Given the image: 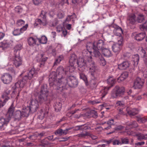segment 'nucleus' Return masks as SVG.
<instances>
[{
  "mask_svg": "<svg viewBox=\"0 0 147 147\" xmlns=\"http://www.w3.org/2000/svg\"><path fill=\"white\" fill-rule=\"evenodd\" d=\"M58 75H56V72H52L51 73L49 76V85L51 90L54 89L59 91L60 85L62 83L63 77H67L66 76L69 74V71L66 68L64 69L63 67L61 66L58 67L57 70Z\"/></svg>",
  "mask_w": 147,
  "mask_h": 147,
  "instance_id": "1",
  "label": "nucleus"
},
{
  "mask_svg": "<svg viewBox=\"0 0 147 147\" xmlns=\"http://www.w3.org/2000/svg\"><path fill=\"white\" fill-rule=\"evenodd\" d=\"M91 53V52L88 51H84L83 53V57H80L77 60L76 56L75 54H72L70 56L69 62V66L66 68L69 73H72L75 69L74 65L77 64L78 65V69L81 71H84L86 67V60L87 59L88 55H89Z\"/></svg>",
  "mask_w": 147,
  "mask_h": 147,
  "instance_id": "2",
  "label": "nucleus"
},
{
  "mask_svg": "<svg viewBox=\"0 0 147 147\" xmlns=\"http://www.w3.org/2000/svg\"><path fill=\"white\" fill-rule=\"evenodd\" d=\"M48 92L47 85L45 84H44L41 86L40 91L37 89L35 90L34 94V96L38 95V96L36 99H36L37 100L39 104H46L49 102V100Z\"/></svg>",
  "mask_w": 147,
  "mask_h": 147,
  "instance_id": "3",
  "label": "nucleus"
},
{
  "mask_svg": "<svg viewBox=\"0 0 147 147\" xmlns=\"http://www.w3.org/2000/svg\"><path fill=\"white\" fill-rule=\"evenodd\" d=\"M39 104L36 99H31L30 107H27L21 111L23 117H28L30 114L36 111L38 108Z\"/></svg>",
  "mask_w": 147,
  "mask_h": 147,
  "instance_id": "4",
  "label": "nucleus"
},
{
  "mask_svg": "<svg viewBox=\"0 0 147 147\" xmlns=\"http://www.w3.org/2000/svg\"><path fill=\"white\" fill-rule=\"evenodd\" d=\"M63 82L60 85L59 87V91H58V92H61L63 89L65 88V86L67 84L71 86L75 87L78 84V82L76 78L73 76H70L67 79L62 78Z\"/></svg>",
  "mask_w": 147,
  "mask_h": 147,
  "instance_id": "5",
  "label": "nucleus"
},
{
  "mask_svg": "<svg viewBox=\"0 0 147 147\" xmlns=\"http://www.w3.org/2000/svg\"><path fill=\"white\" fill-rule=\"evenodd\" d=\"M15 110V107L13 106V103H12L9 109L7 115L8 117L10 118L13 117L15 120L19 121L22 118L21 111L19 110H17L14 113L13 111Z\"/></svg>",
  "mask_w": 147,
  "mask_h": 147,
  "instance_id": "6",
  "label": "nucleus"
},
{
  "mask_svg": "<svg viewBox=\"0 0 147 147\" xmlns=\"http://www.w3.org/2000/svg\"><path fill=\"white\" fill-rule=\"evenodd\" d=\"M92 52L90 55H88L86 60V67L89 68L90 71L91 72H94L97 70V67L95 62L92 60V57L91 56Z\"/></svg>",
  "mask_w": 147,
  "mask_h": 147,
  "instance_id": "7",
  "label": "nucleus"
},
{
  "mask_svg": "<svg viewBox=\"0 0 147 147\" xmlns=\"http://www.w3.org/2000/svg\"><path fill=\"white\" fill-rule=\"evenodd\" d=\"M37 74V71L34 68H32L29 71L27 75L23 77L22 80L26 83L29 80L31 79L33 77L35 76Z\"/></svg>",
  "mask_w": 147,
  "mask_h": 147,
  "instance_id": "8",
  "label": "nucleus"
},
{
  "mask_svg": "<svg viewBox=\"0 0 147 147\" xmlns=\"http://www.w3.org/2000/svg\"><path fill=\"white\" fill-rule=\"evenodd\" d=\"M95 44V47L96 48V49L98 50H102L104 49L105 47V45L104 43V42L102 40H98L97 42H94L93 44L92 43H88L87 45V49H88V47H90V46L93 47V45Z\"/></svg>",
  "mask_w": 147,
  "mask_h": 147,
  "instance_id": "9",
  "label": "nucleus"
},
{
  "mask_svg": "<svg viewBox=\"0 0 147 147\" xmlns=\"http://www.w3.org/2000/svg\"><path fill=\"white\" fill-rule=\"evenodd\" d=\"M40 17L42 19H37L36 20V22L37 24H39L41 25L45 26L47 24L46 17L45 12L42 11L40 15Z\"/></svg>",
  "mask_w": 147,
  "mask_h": 147,
  "instance_id": "10",
  "label": "nucleus"
},
{
  "mask_svg": "<svg viewBox=\"0 0 147 147\" xmlns=\"http://www.w3.org/2000/svg\"><path fill=\"white\" fill-rule=\"evenodd\" d=\"M144 82L143 80L138 77L135 79L133 87L135 89H140L142 87Z\"/></svg>",
  "mask_w": 147,
  "mask_h": 147,
  "instance_id": "11",
  "label": "nucleus"
},
{
  "mask_svg": "<svg viewBox=\"0 0 147 147\" xmlns=\"http://www.w3.org/2000/svg\"><path fill=\"white\" fill-rule=\"evenodd\" d=\"M37 58V60L40 62V67H42L44 65L45 62L47 60V57L45 56L44 54L42 53L38 54Z\"/></svg>",
  "mask_w": 147,
  "mask_h": 147,
  "instance_id": "12",
  "label": "nucleus"
},
{
  "mask_svg": "<svg viewBox=\"0 0 147 147\" xmlns=\"http://www.w3.org/2000/svg\"><path fill=\"white\" fill-rule=\"evenodd\" d=\"M12 78L9 74H6L3 75L1 78V80L3 83L6 84H9L11 82Z\"/></svg>",
  "mask_w": 147,
  "mask_h": 147,
  "instance_id": "13",
  "label": "nucleus"
},
{
  "mask_svg": "<svg viewBox=\"0 0 147 147\" xmlns=\"http://www.w3.org/2000/svg\"><path fill=\"white\" fill-rule=\"evenodd\" d=\"M15 57L13 59V64L15 66L17 67L19 66L22 64V59L19 56V53L18 54L15 55Z\"/></svg>",
  "mask_w": 147,
  "mask_h": 147,
  "instance_id": "14",
  "label": "nucleus"
},
{
  "mask_svg": "<svg viewBox=\"0 0 147 147\" xmlns=\"http://www.w3.org/2000/svg\"><path fill=\"white\" fill-rule=\"evenodd\" d=\"M10 120V118L7 116L5 118H1L0 119V129H2L5 126H6Z\"/></svg>",
  "mask_w": 147,
  "mask_h": 147,
  "instance_id": "15",
  "label": "nucleus"
},
{
  "mask_svg": "<svg viewBox=\"0 0 147 147\" xmlns=\"http://www.w3.org/2000/svg\"><path fill=\"white\" fill-rule=\"evenodd\" d=\"M114 90L116 91L117 94L120 96L121 95H123L125 92V89L123 87H120L119 86H116L114 88Z\"/></svg>",
  "mask_w": 147,
  "mask_h": 147,
  "instance_id": "16",
  "label": "nucleus"
},
{
  "mask_svg": "<svg viewBox=\"0 0 147 147\" xmlns=\"http://www.w3.org/2000/svg\"><path fill=\"white\" fill-rule=\"evenodd\" d=\"M28 26V24H26L25 26H24L20 29H15L13 32V33L15 36H17L20 35L23 32V31L25 30Z\"/></svg>",
  "mask_w": 147,
  "mask_h": 147,
  "instance_id": "17",
  "label": "nucleus"
},
{
  "mask_svg": "<svg viewBox=\"0 0 147 147\" xmlns=\"http://www.w3.org/2000/svg\"><path fill=\"white\" fill-rule=\"evenodd\" d=\"M130 63L127 61L123 62L118 65V68L120 69H125L128 68L130 65Z\"/></svg>",
  "mask_w": 147,
  "mask_h": 147,
  "instance_id": "18",
  "label": "nucleus"
},
{
  "mask_svg": "<svg viewBox=\"0 0 147 147\" xmlns=\"http://www.w3.org/2000/svg\"><path fill=\"white\" fill-rule=\"evenodd\" d=\"M136 21V16L134 14H131L129 15L127 20V22L129 25L134 24Z\"/></svg>",
  "mask_w": 147,
  "mask_h": 147,
  "instance_id": "19",
  "label": "nucleus"
},
{
  "mask_svg": "<svg viewBox=\"0 0 147 147\" xmlns=\"http://www.w3.org/2000/svg\"><path fill=\"white\" fill-rule=\"evenodd\" d=\"M95 44H94L92 47L94 51L93 52V56L97 58H100L101 57V55L98 51L99 50L96 49L95 47Z\"/></svg>",
  "mask_w": 147,
  "mask_h": 147,
  "instance_id": "20",
  "label": "nucleus"
},
{
  "mask_svg": "<svg viewBox=\"0 0 147 147\" xmlns=\"http://www.w3.org/2000/svg\"><path fill=\"white\" fill-rule=\"evenodd\" d=\"M113 30V32L116 35L121 36V35L123 33L122 29L118 26H115Z\"/></svg>",
  "mask_w": 147,
  "mask_h": 147,
  "instance_id": "21",
  "label": "nucleus"
},
{
  "mask_svg": "<svg viewBox=\"0 0 147 147\" xmlns=\"http://www.w3.org/2000/svg\"><path fill=\"white\" fill-rule=\"evenodd\" d=\"M91 79L90 84L91 85H96L97 82V80L96 77V72H91Z\"/></svg>",
  "mask_w": 147,
  "mask_h": 147,
  "instance_id": "22",
  "label": "nucleus"
},
{
  "mask_svg": "<svg viewBox=\"0 0 147 147\" xmlns=\"http://www.w3.org/2000/svg\"><path fill=\"white\" fill-rule=\"evenodd\" d=\"M128 73L127 72L125 71L122 73L120 76L117 78V80L118 82H120L124 81L128 76Z\"/></svg>",
  "mask_w": 147,
  "mask_h": 147,
  "instance_id": "23",
  "label": "nucleus"
},
{
  "mask_svg": "<svg viewBox=\"0 0 147 147\" xmlns=\"http://www.w3.org/2000/svg\"><path fill=\"white\" fill-rule=\"evenodd\" d=\"M26 84L23 81L21 80L19 81L16 83L13 87L15 89H18L19 88H22L24 87Z\"/></svg>",
  "mask_w": 147,
  "mask_h": 147,
  "instance_id": "24",
  "label": "nucleus"
},
{
  "mask_svg": "<svg viewBox=\"0 0 147 147\" xmlns=\"http://www.w3.org/2000/svg\"><path fill=\"white\" fill-rule=\"evenodd\" d=\"M10 90L7 89L5 90L2 95V97L4 99V101L5 102H6V101L9 99V98L8 96L9 95L10 93Z\"/></svg>",
  "mask_w": 147,
  "mask_h": 147,
  "instance_id": "25",
  "label": "nucleus"
},
{
  "mask_svg": "<svg viewBox=\"0 0 147 147\" xmlns=\"http://www.w3.org/2000/svg\"><path fill=\"white\" fill-rule=\"evenodd\" d=\"M145 32L140 33L136 35L135 37V39L138 41H141L146 36Z\"/></svg>",
  "mask_w": 147,
  "mask_h": 147,
  "instance_id": "26",
  "label": "nucleus"
},
{
  "mask_svg": "<svg viewBox=\"0 0 147 147\" xmlns=\"http://www.w3.org/2000/svg\"><path fill=\"white\" fill-rule=\"evenodd\" d=\"M2 49L5 50L8 48L9 46V43L7 40H4L1 42Z\"/></svg>",
  "mask_w": 147,
  "mask_h": 147,
  "instance_id": "27",
  "label": "nucleus"
},
{
  "mask_svg": "<svg viewBox=\"0 0 147 147\" xmlns=\"http://www.w3.org/2000/svg\"><path fill=\"white\" fill-rule=\"evenodd\" d=\"M132 58L134 62V66L135 67H137L139 60V56L138 54L134 55L133 56Z\"/></svg>",
  "mask_w": 147,
  "mask_h": 147,
  "instance_id": "28",
  "label": "nucleus"
},
{
  "mask_svg": "<svg viewBox=\"0 0 147 147\" xmlns=\"http://www.w3.org/2000/svg\"><path fill=\"white\" fill-rule=\"evenodd\" d=\"M102 54L105 57H109L111 56V51L108 49L104 48L102 50Z\"/></svg>",
  "mask_w": 147,
  "mask_h": 147,
  "instance_id": "29",
  "label": "nucleus"
},
{
  "mask_svg": "<svg viewBox=\"0 0 147 147\" xmlns=\"http://www.w3.org/2000/svg\"><path fill=\"white\" fill-rule=\"evenodd\" d=\"M138 111L136 109L129 110L127 111L128 114L131 116H134L138 113Z\"/></svg>",
  "mask_w": 147,
  "mask_h": 147,
  "instance_id": "30",
  "label": "nucleus"
},
{
  "mask_svg": "<svg viewBox=\"0 0 147 147\" xmlns=\"http://www.w3.org/2000/svg\"><path fill=\"white\" fill-rule=\"evenodd\" d=\"M49 112L48 111H45L44 109H41L40 111V114L38 116V117L40 119H42L44 117L45 115L47 114Z\"/></svg>",
  "mask_w": 147,
  "mask_h": 147,
  "instance_id": "31",
  "label": "nucleus"
},
{
  "mask_svg": "<svg viewBox=\"0 0 147 147\" xmlns=\"http://www.w3.org/2000/svg\"><path fill=\"white\" fill-rule=\"evenodd\" d=\"M121 46L119 44H115L112 46L113 51L115 53H117L121 49Z\"/></svg>",
  "mask_w": 147,
  "mask_h": 147,
  "instance_id": "32",
  "label": "nucleus"
},
{
  "mask_svg": "<svg viewBox=\"0 0 147 147\" xmlns=\"http://www.w3.org/2000/svg\"><path fill=\"white\" fill-rule=\"evenodd\" d=\"M138 126V125L135 121H134L128 123L127 124L126 127L128 129H130L133 127H135Z\"/></svg>",
  "mask_w": 147,
  "mask_h": 147,
  "instance_id": "33",
  "label": "nucleus"
},
{
  "mask_svg": "<svg viewBox=\"0 0 147 147\" xmlns=\"http://www.w3.org/2000/svg\"><path fill=\"white\" fill-rule=\"evenodd\" d=\"M22 47V46L21 44H18L14 48V55H17L18 52V51L20 50Z\"/></svg>",
  "mask_w": 147,
  "mask_h": 147,
  "instance_id": "34",
  "label": "nucleus"
},
{
  "mask_svg": "<svg viewBox=\"0 0 147 147\" xmlns=\"http://www.w3.org/2000/svg\"><path fill=\"white\" fill-rule=\"evenodd\" d=\"M140 28L141 31L144 32L147 31V20L144 24L140 26Z\"/></svg>",
  "mask_w": 147,
  "mask_h": 147,
  "instance_id": "35",
  "label": "nucleus"
},
{
  "mask_svg": "<svg viewBox=\"0 0 147 147\" xmlns=\"http://www.w3.org/2000/svg\"><path fill=\"white\" fill-rule=\"evenodd\" d=\"M54 107L55 110L57 112L60 111L62 107V104L60 102L57 103L55 104Z\"/></svg>",
  "mask_w": 147,
  "mask_h": 147,
  "instance_id": "36",
  "label": "nucleus"
},
{
  "mask_svg": "<svg viewBox=\"0 0 147 147\" xmlns=\"http://www.w3.org/2000/svg\"><path fill=\"white\" fill-rule=\"evenodd\" d=\"M110 87H105L101 91V93L102 94V97H104L107 93L108 90L110 89Z\"/></svg>",
  "mask_w": 147,
  "mask_h": 147,
  "instance_id": "37",
  "label": "nucleus"
},
{
  "mask_svg": "<svg viewBox=\"0 0 147 147\" xmlns=\"http://www.w3.org/2000/svg\"><path fill=\"white\" fill-rule=\"evenodd\" d=\"M107 82L108 84L111 85L112 86L115 83V79L113 77H110L107 79Z\"/></svg>",
  "mask_w": 147,
  "mask_h": 147,
  "instance_id": "38",
  "label": "nucleus"
},
{
  "mask_svg": "<svg viewBox=\"0 0 147 147\" xmlns=\"http://www.w3.org/2000/svg\"><path fill=\"white\" fill-rule=\"evenodd\" d=\"M76 18V16L75 13H74L71 16H69L66 19L67 21H69L72 20V21H74L75 20Z\"/></svg>",
  "mask_w": 147,
  "mask_h": 147,
  "instance_id": "39",
  "label": "nucleus"
},
{
  "mask_svg": "<svg viewBox=\"0 0 147 147\" xmlns=\"http://www.w3.org/2000/svg\"><path fill=\"white\" fill-rule=\"evenodd\" d=\"M28 42L29 45L30 46L33 45L35 44L36 41L35 39L33 37H31L28 39Z\"/></svg>",
  "mask_w": 147,
  "mask_h": 147,
  "instance_id": "40",
  "label": "nucleus"
},
{
  "mask_svg": "<svg viewBox=\"0 0 147 147\" xmlns=\"http://www.w3.org/2000/svg\"><path fill=\"white\" fill-rule=\"evenodd\" d=\"M80 78L82 79L84 82L85 83L86 85L88 84V82L87 80V78L86 76L83 73H80Z\"/></svg>",
  "mask_w": 147,
  "mask_h": 147,
  "instance_id": "41",
  "label": "nucleus"
},
{
  "mask_svg": "<svg viewBox=\"0 0 147 147\" xmlns=\"http://www.w3.org/2000/svg\"><path fill=\"white\" fill-rule=\"evenodd\" d=\"M91 136V134L88 132H86L85 133H82L77 135L78 137L82 138H84L86 136Z\"/></svg>",
  "mask_w": 147,
  "mask_h": 147,
  "instance_id": "42",
  "label": "nucleus"
},
{
  "mask_svg": "<svg viewBox=\"0 0 147 147\" xmlns=\"http://www.w3.org/2000/svg\"><path fill=\"white\" fill-rule=\"evenodd\" d=\"M38 39L40 42L43 44H46L47 41V38L45 36H42L41 39L38 38Z\"/></svg>",
  "mask_w": 147,
  "mask_h": 147,
  "instance_id": "43",
  "label": "nucleus"
},
{
  "mask_svg": "<svg viewBox=\"0 0 147 147\" xmlns=\"http://www.w3.org/2000/svg\"><path fill=\"white\" fill-rule=\"evenodd\" d=\"M139 50L140 51V53L142 57H143L146 56V51L142 47L140 48H139Z\"/></svg>",
  "mask_w": 147,
  "mask_h": 147,
  "instance_id": "44",
  "label": "nucleus"
},
{
  "mask_svg": "<svg viewBox=\"0 0 147 147\" xmlns=\"http://www.w3.org/2000/svg\"><path fill=\"white\" fill-rule=\"evenodd\" d=\"M144 20V16L142 14L138 15L137 18V21L139 23L142 22Z\"/></svg>",
  "mask_w": 147,
  "mask_h": 147,
  "instance_id": "45",
  "label": "nucleus"
},
{
  "mask_svg": "<svg viewBox=\"0 0 147 147\" xmlns=\"http://www.w3.org/2000/svg\"><path fill=\"white\" fill-rule=\"evenodd\" d=\"M99 59H100L99 63L100 65L103 66H105L106 64V61L105 59L102 57H100Z\"/></svg>",
  "mask_w": 147,
  "mask_h": 147,
  "instance_id": "46",
  "label": "nucleus"
},
{
  "mask_svg": "<svg viewBox=\"0 0 147 147\" xmlns=\"http://www.w3.org/2000/svg\"><path fill=\"white\" fill-rule=\"evenodd\" d=\"M119 96L118 94H117V93L114 90H113V91L111 94V97L112 98H116L117 97Z\"/></svg>",
  "mask_w": 147,
  "mask_h": 147,
  "instance_id": "47",
  "label": "nucleus"
},
{
  "mask_svg": "<svg viewBox=\"0 0 147 147\" xmlns=\"http://www.w3.org/2000/svg\"><path fill=\"white\" fill-rule=\"evenodd\" d=\"M123 40L122 37L121 36H119L118 40V43L117 44L121 46L123 45Z\"/></svg>",
  "mask_w": 147,
  "mask_h": 147,
  "instance_id": "48",
  "label": "nucleus"
},
{
  "mask_svg": "<svg viewBox=\"0 0 147 147\" xmlns=\"http://www.w3.org/2000/svg\"><path fill=\"white\" fill-rule=\"evenodd\" d=\"M88 102L91 105H94L95 104L100 103V102L97 100H90Z\"/></svg>",
  "mask_w": 147,
  "mask_h": 147,
  "instance_id": "49",
  "label": "nucleus"
},
{
  "mask_svg": "<svg viewBox=\"0 0 147 147\" xmlns=\"http://www.w3.org/2000/svg\"><path fill=\"white\" fill-rule=\"evenodd\" d=\"M25 22L24 21L22 20H20L18 21L17 22V24L19 26H22L24 24Z\"/></svg>",
  "mask_w": 147,
  "mask_h": 147,
  "instance_id": "50",
  "label": "nucleus"
},
{
  "mask_svg": "<svg viewBox=\"0 0 147 147\" xmlns=\"http://www.w3.org/2000/svg\"><path fill=\"white\" fill-rule=\"evenodd\" d=\"M147 120V119L144 117L139 118L138 119V121L140 122L144 123Z\"/></svg>",
  "mask_w": 147,
  "mask_h": 147,
  "instance_id": "51",
  "label": "nucleus"
},
{
  "mask_svg": "<svg viewBox=\"0 0 147 147\" xmlns=\"http://www.w3.org/2000/svg\"><path fill=\"white\" fill-rule=\"evenodd\" d=\"M22 9L20 6H17L15 8V11L18 13H20L22 12Z\"/></svg>",
  "mask_w": 147,
  "mask_h": 147,
  "instance_id": "52",
  "label": "nucleus"
},
{
  "mask_svg": "<svg viewBox=\"0 0 147 147\" xmlns=\"http://www.w3.org/2000/svg\"><path fill=\"white\" fill-rule=\"evenodd\" d=\"M144 135L142 134H139L137 135V139L139 140L144 139Z\"/></svg>",
  "mask_w": 147,
  "mask_h": 147,
  "instance_id": "53",
  "label": "nucleus"
},
{
  "mask_svg": "<svg viewBox=\"0 0 147 147\" xmlns=\"http://www.w3.org/2000/svg\"><path fill=\"white\" fill-rule=\"evenodd\" d=\"M55 134L56 135H59L60 136L62 135V129H57L55 132Z\"/></svg>",
  "mask_w": 147,
  "mask_h": 147,
  "instance_id": "54",
  "label": "nucleus"
},
{
  "mask_svg": "<svg viewBox=\"0 0 147 147\" xmlns=\"http://www.w3.org/2000/svg\"><path fill=\"white\" fill-rule=\"evenodd\" d=\"M116 106H119L121 107H124V104L121 101H118L117 102L116 104Z\"/></svg>",
  "mask_w": 147,
  "mask_h": 147,
  "instance_id": "55",
  "label": "nucleus"
},
{
  "mask_svg": "<svg viewBox=\"0 0 147 147\" xmlns=\"http://www.w3.org/2000/svg\"><path fill=\"white\" fill-rule=\"evenodd\" d=\"M123 56L125 59H127L130 57L131 54L129 53H126L123 54Z\"/></svg>",
  "mask_w": 147,
  "mask_h": 147,
  "instance_id": "56",
  "label": "nucleus"
},
{
  "mask_svg": "<svg viewBox=\"0 0 147 147\" xmlns=\"http://www.w3.org/2000/svg\"><path fill=\"white\" fill-rule=\"evenodd\" d=\"M112 142H113V145H114L121 144V143L120 142L119 140H113V141Z\"/></svg>",
  "mask_w": 147,
  "mask_h": 147,
  "instance_id": "57",
  "label": "nucleus"
},
{
  "mask_svg": "<svg viewBox=\"0 0 147 147\" xmlns=\"http://www.w3.org/2000/svg\"><path fill=\"white\" fill-rule=\"evenodd\" d=\"M61 31H62V33L64 36L65 37L67 33V30L64 28H61Z\"/></svg>",
  "mask_w": 147,
  "mask_h": 147,
  "instance_id": "58",
  "label": "nucleus"
},
{
  "mask_svg": "<svg viewBox=\"0 0 147 147\" xmlns=\"http://www.w3.org/2000/svg\"><path fill=\"white\" fill-rule=\"evenodd\" d=\"M33 3L35 5H38L40 3L41 0H33Z\"/></svg>",
  "mask_w": 147,
  "mask_h": 147,
  "instance_id": "59",
  "label": "nucleus"
},
{
  "mask_svg": "<svg viewBox=\"0 0 147 147\" xmlns=\"http://www.w3.org/2000/svg\"><path fill=\"white\" fill-rule=\"evenodd\" d=\"M121 141L122 144H126L128 143L129 141L127 139H121Z\"/></svg>",
  "mask_w": 147,
  "mask_h": 147,
  "instance_id": "60",
  "label": "nucleus"
},
{
  "mask_svg": "<svg viewBox=\"0 0 147 147\" xmlns=\"http://www.w3.org/2000/svg\"><path fill=\"white\" fill-rule=\"evenodd\" d=\"M91 114L93 117L94 118H96L98 116L97 112L95 111H93L92 112Z\"/></svg>",
  "mask_w": 147,
  "mask_h": 147,
  "instance_id": "61",
  "label": "nucleus"
},
{
  "mask_svg": "<svg viewBox=\"0 0 147 147\" xmlns=\"http://www.w3.org/2000/svg\"><path fill=\"white\" fill-rule=\"evenodd\" d=\"M58 16L60 18H61L64 17V13L62 12H59L58 14Z\"/></svg>",
  "mask_w": 147,
  "mask_h": 147,
  "instance_id": "62",
  "label": "nucleus"
},
{
  "mask_svg": "<svg viewBox=\"0 0 147 147\" xmlns=\"http://www.w3.org/2000/svg\"><path fill=\"white\" fill-rule=\"evenodd\" d=\"M71 129L70 128H69L68 129H66L64 130H62V135L66 134L67 133L68 131L70 130Z\"/></svg>",
  "mask_w": 147,
  "mask_h": 147,
  "instance_id": "63",
  "label": "nucleus"
},
{
  "mask_svg": "<svg viewBox=\"0 0 147 147\" xmlns=\"http://www.w3.org/2000/svg\"><path fill=\"white\" fill-rule=\"evenodd\" d=\"M143 58V60L144 63L147 66V55L145 56Z\"/></svg>",
  "mask_w": 147,
  "mask_h": 147,
  "instance_id": "64",
  "label": "nucleus"
}]
</instances>
